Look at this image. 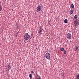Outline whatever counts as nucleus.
<instances>
[{
	"label": "nucleus",
	"mask_w": 79,
	"mask_h": 79,
	"mask_svg": "<svg viewBox=\"0 0 79 79\" xmlns=\"http://www.w3.org/2000/svg\"><path fill=\"white\" fill-rule=\"evenodd\" d=\"M30 39V35L28 34V33H27L24 36V39L25 40H27Z\"/></svg>",
	"instance_id": "obj_1"
},
{
	"label": "nucleus",
	"mask_w": 79,
	"mask_h": 79,
	"mask_svg": "<svg viewBox=\"0 0 79 79\" xmlns=\"http://www.w3.org/2000/svg\"><path fill=\"white\" fill-rule=\"evenodd\" d=\"M45 57L47 59H50V54L47 53L45 54Z\"/></svg>",
	"instance_id": "obj_2"
},
{
	"label": "nucleus",
	"mask_w": 79,
	"mask_h": 79,
	"mask_svg": "<svg viewBox=\"0 0 79 79\" xmlns=\"http://www.w3.org/2000/svg\"><path fill=\"white\" fill-rule=\"evenodd\" d=\"M67 37L69 39H71V38L72 37L71 34L69 33H68L67 35Z\"/></svg>",
	"instance_id": "obj_3"
},
{
	"label": "nucleus",
	"mask_w": 79,
	"mask_h": 79,
	"mask_svg": "<svg viewBox=\"0 0 79 79\" xmlns=\"http://www.w3.org/2000/svg\"><path fill=\"white\" fill-rule=\"evenodd\" d=\"M74 24H75V27L76 26H77L79 25V22L77 20H75L74 21Z\"/></svg>",
	"instance_id": "obj_4"
},
{
	"label": "nucleus",
	"mask_w": 79,
	"mask_h": 79,
	"mask_svg": "<svg viewBox=\"0 0 79 79\" xmlns=\"http://www.w3.org/2000/svg\"><path fill=\"white\" fill-rule=\"evenodd\" d=\"M42 10V6H39L37 8V10L38 11H40Z\"/></svg>",
	"instance_id": "obj_5"
},
{
	"label": "nucleus",
	"mask_w": 79,
	"mask_h": 79,
	"mask_svg": "<svg viewBox=\"0 0 79 79\" xmlns=\"http://www.w3.org/2000/svg\"><path fill=\"white\" fill-rule=\"evenodd\" d=\"M42 30H43V29L42 28H40V30H39V35H42V33H41L42 32Z\"/></svg>",
	"instance_id": "obj_6"
},
{
	"label": "nucleus",
	"mask_w": 79,
	"mask_h": 79,
	"mask_svg": "<svg viewBox=\"0 0 79 79\" xmlns=\"http://www.w3.org/2000/svg\"><path fill=\"white\" fill-rule=\"evenodd\" d=\"M6 69H11V66H10V64H9L8 65H7L6 66Z\"/></svg>",
	"instance_id": "obj_7"
},
{
	"label": "nucleus",
	"mask_w": 79,
	"mask_h": 79,
	"mask_svg": "<svg viewBox=\"0 0 79 79\" xmlns=\"http://www.w3.org/2000/svg\"><path fill=\"white\" fill-rule=\"evenodd\" d=\"M73 12H74V10H71L70 11V15H71L73 13Z\"/></svg>",
	"instance_id": "obj_8"
},
{
	"label": "nucleus",
	"mask_w": 79,
	"mask_h": 79,
	"mask_svg": "<svg viewBox=\"0 0 79 79\" xmlns=\"http://www.w3.org/2000/svg\"><path fill=\"white\" fill-rule=\"evenodd\" d=\"M76 79H79V73L76 75Z\"/></svg>",
	"instance_id": "obj_9"
},
{
	"label": "nucleus",
	"mask_w": 79,
	"mask_h": 79,
	"mask_svg": "<svg viewBox=\"0 0 79 79\" xmlns=\"http://www.w3.org/2000/svg\"><path fill=\"white\" fill-rule=\"evenodd\" d=\"M60 50L61 52H63V51H64V48H60Z\"/></svg>",
	"instance_id": "obj_10"
},
{
	"label": "nucleus",
	"mask_w": 79,
	"mask_h": 79,
	"mask_svg": "<svg viewBox=\"0 0 79 79\" xmlns=\"http://www.w3.org/2000/svg\"><path fill=\"white\" fill-rule=\"evenodd\" d=\"M64 23H68V20L67 19H65L64 20Z\"/></svg>",
	"instance_id": "obj_11"
},
{
	"label": "nucleus",
	"mask_w": 79,
	"mask_h": 79,
	"mask_svg": "<svg viewBox=\"0 0 79 79\" xmlns=\"http://www.w3.org/2000/svg\"><path fill=\"white\" fill-rule=\"evenodd\" d=\"M71 7L72 8H74V4H72L71 5Z\"/></svg>",
	"instance_id": "obj_12"
},
{
	"label": "nucleus",
	"mask_w": 79,
	"mask_h": 79,
	"mask_svg": "<svg viewBox=\"0 0 79 79\" xmlns=\"http://www.w3.org/2000/svg\"><path fill=\"white\" fill-rule=\"evenodd\" d=\"M33 35H34L33 34V33H31L30 36L31 38H32V37H33Z\"/></svg>",
	"instance_id": "obj_13"
},
{
	"label": "nucleus",
	"mask_w": 79,
	"mask_h": 79,
	"mask_svg": "<svg viewBox=\"0 0 79 79\" xmlns=\"http://www.w3.org/2000/svg\"><path fill=\"white\" fill-rule=\"evenodd\" d=\"M77 15H75L74 17V18L75 19H77Z\"/></svg>",
	"instance_id": "obj_14"
},
{
	"label": "nucleus",
	"mask_w": 79,
	"mask_h": 79,
	"mask_svg": "<svg viewBox=\"0 0 79 79\" xmlns=\"http://www.w3.org/2000/svg\"><path fill=\"white\" fill-rule=\"evenodd\" d=\"M2 6L0 5V11H2Z\"/></svg>",
	"instance_id": "obj_15"
},
{
	"label": "nucleus",
	"mask_w": 79,
	"mask_h": 79,
	"mask_svg": "<svg viewBox=\"0 0 79 79\" xmlns=\"http://www.w3.org/2000/svg\"><path fill=\"white\" fill-rule=\"evenodd\" d=\"M29 77H30V78H32V74H30L29 75Z\"/></svg>",
	"instance_id": "obj_16"
},
{
	"label": "nucleus",
	"mask_w": 79,
	"mask_h": 79,
	"mask_svg": "<svg viewBox=\"0 0 79 79\" xmlns=\"http://www.w3.org/2000/svg\"><path fill=\"white\" fill-rule=\"evenodd\" d=\"M64 54H66V50H64Z\"/></svg>",
	"instance_id": "obj_17"
},
{
	"label": "nucleus",
	"mask_w": 79,
	"mask_h": 79,
	"mask_svg": "<svg viewBox=\"0 0 79 79\" xmlns=\"http://www.w3.org/2000/svg\"><path fill=\"white\" fill-rule=\"evenodd\" d=\"M18 34L17 33H16V35H15V37H16V38L17 37H18Z\"/></svg>",
	"instance_id": "obj_18"
},
{
	"label": "nucleus",
	"mask_w": 79,
	"mask_h": 79,
	"mask_svg": "<svg viewBox=\"0 0 79 79\" xmlns=\"http://www.w3.org/2000/svg\"><path fill=\"white\" fill-rule=\"evenodd\" d=\"M39 76V78H37L36 79H42V78H41L40 77V76Z\"/></svg>",
	"instance_id": "obj_19"
},
{
	"label": "nucleus",
	"mask_w": 79,
	"mask_h": 79,
	"mask_svg": "<svg viewBox=\"0 0 79 79\" xmlns=\"http://www.w3.org/2000/svg\"><path fill=\"white\" fill-rule=\"evenodd\" d=\"M78 48H77V46H76L75 47V50H77V49Z\"/></svg>",
	"instance_id": "obj_20"
},
{
	"label": "nucleus",
	"mask_w": 79,
	"mask_h": 79,
	"mask_svg": "<svg viewBox=\"0 0 79 79\" xmlns=\"http://www.w3.org/2000/svg\"><path fill=\"white\" fill-rule=\"evenodd\" d=\"M33 73H34V71H31V74H33Z\"/></svg>",
	"instance_id": "obj_21"
},
{
	"label": "nucleus",
	"mask_w": 79,
	"mask_h": 79,
	"mask_svg": "<svg viewBox=\"0 0 79 79\" xmlns=\"http://www.w3.org/2000/svg\"><path fill=\"white\" fill-rule=\"evenodd\" d=\"M61 74L62 76H64V74H63V73H62Z\"/></svg>",
	"instance_id": "obj_22"
},
{
	"label": "nucleus",
	"mask_w": 79,
	"mask_h": 79,
	"mask_svg": "<svg viewBox=\"0 0 79 79\" xmlns=\"http://www.w3.org/2000/svg\"><path fill=\"white\" fill-rule=\"evenodd\" d=\"M47 53H48V49L47 50Z\"/></svg>",
	"instance_id": "obj_23"
},
{
	"label": "nucleus",
	"mask_w": 79,
	"mask_h": 79,
	"mask_svg": "<svg viewBox=\"0 0 79 79\" xmlns=\"http://www.w3.org/2000/svg\"><path fill=\"white\" fill-rule=\"evenodd\" d=\"M48 52H49L50 51V50H48Z\"/></svg>",
	"instance_id": "obj_24"
}]
</instances>
